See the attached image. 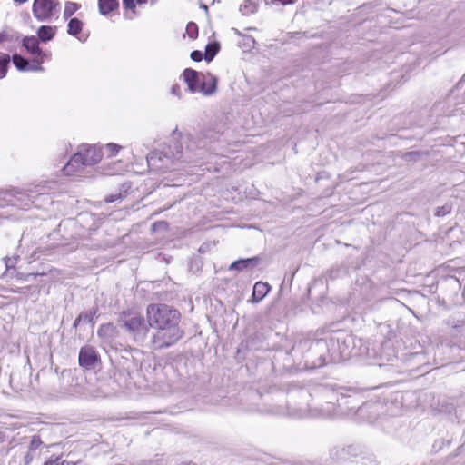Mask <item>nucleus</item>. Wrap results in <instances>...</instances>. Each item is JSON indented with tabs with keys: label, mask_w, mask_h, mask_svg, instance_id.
<instances>
[{
	"label": "nucleus",
	"mask_w": 465,
	"mask_h": 465,
	"mask_svg": "<svg viewBox=\"0 0 465 465\" xmlns=\"http://www.w3.org/2000/svg\"><path fill=\"white\" fill-rule=\"evenodd\" d=\"M147 322L156 331L151 339L153 350L167 349L180 341L184 332L180 327L181 313L165 303L149 304L146 309Z\"/></svg>",
	"instance_id": "f257e3e1"
},
{
	"label": "nucleus",
	"mask_w": 465,
	"mask_h": 465,
	"mask_svg": "<svg viewBox=\"0 0 465 465\" xmlns=\"http://www.w3.org/2000/svg\"><path fill=\"white\" fill-rule=\"evenodd\" d=\"M176 153L173 152H153L146 156L148 166L152 170L155 171H172L177 168V162L190 161L189 156H187L183 150H179L178 146L175 145Z\"/></svg>",
	"instance_id": "f03ea898"
},
{
	"label": "nucleus",
	"mask_w": 465,
	"mask_h": 465,
	"mask_svg": "<svg viewBox=\"0 0 465 465\" xmlns=\"http://www.w3.org/2000/svg\"><path fill=\"white\" fill-rule=\"evenodd\" d=\"M101 149L94 145H82L79 151L74 153L67 164L64 167L66 175H71L82 166L96 164L102 159Z\"/></svg>",
	"instance_id": "7ed1b4c3"
},
{
	"label": "nucleus",
	"mask_w": 465,
	"mask_h": 465,
	"mask_svg": "<svg viewBox=\"0 0 465 465\" xmlns=\"http://www.w3.org/2000/svg\"><path fill=\"white\" fill-rule=\"evenodd\" d=\"M118 324L123 327L137 344H142L149 332V324L144 318L140 315L123 312L118 319Z\"/></svg>",
	"instance_id": "20e7f679"
},
{
	"label": "nucleus",
	"mask_w": 465,
	"mask_h": 465,
	"mask_svg": "<svg viewBox=\"0 0 465 465\" xmlns=\"http://www.w3.org/2000/svg\"><path fill=\"white\" fill-rule=\"evenodd\" d=\"M312 350L314 352L326 353L327 364L344 361V355H346L344 351H340V341L337 333L326 339L313 341Z\"/></svg>",
	"instance_id": "39448f33"
},
{
	"label": "nucleus",
	"mask_w": 465,
	"mask_h": 465,
	"mask_svg": "<svg viewBox=\"0 0 465 465\" xmlns=\"http://www.w3.org/2000/svg\"><path fill=\"white\" fill-rule=\"evenodd\" d=\"M59 9L60 3L57 0H35L33 4V14L42 22L49 21L58 14Z\"/></svg>",
	"instance_id": "423d86ee"
},
{
	"label": "nucleus",
	"mask_w": 465,
	"mask_h": 465,
	"mask_svg": "<svg viewBox=\"0 0 465 465\" xmlns=\"http://www.w3.org/2000/svg\"><path fill=\"white\" fill-rule=\"evenodd\" d=\"M100 357L92 346H84L79 351V365L85 369H92L98 362Z\"/></svg>",
	"instance_id": "0eeeda50"
},
{
	"label": "nucleus",
	"mask_w": 465,
	"mask_h": 465,
	"mask_svg": "<svg viewBox=\"0 0 465 465\" xmlns=\"http://www.w3.org/2000/svg\"><path fill=\"white\" fill-rule=\"evenodd\" d=\"M183 80L191 93H202L201 81L202 73L192 68H186L183 73Z\"/></svg>",
	"instance_id": "6e6552de"
},
{
	"label": "nucleus",
	"mask_w": 465,
	"mask_h": 465,
	"mask_svg": "<svg viewBox=\"0 0 465 465\" xmlns=\"http://www.w3.org/2000/svg\"><path fill=\"white\" fill-rule=\"evenodd\" d=\"M337 336L340 341V351H344L346 353V355H344V361L359 355L358 351H355V338L353 336L342 333H337Z\"/></svg>",
	"instance_id": "1a4fd4ad"
},
{
	"label": "nucleus",
	"mask_w": 465,
	"mask_h": 465,
	"mask_svg": "<svg viewBox=\"0 0 465 465\" xmlns=\"http://www.w3.org/2000/svg\"><path fill=\"white\" fill-rule=\"evenodd\" d=\"M201 88L203 95L209 96L213 94L217 89L218 79L211 74L202 73Z\"/></svg>",
	"instance_id": "9d476101"
},
{
	"label": "nucleus",
	"mask_w": 465,
	"mask_h": 465,
	"mask_svg": "<svg viewBox=\"0 0 465 465\" xmlns=\"http://www.w3.org/2000/svg\"><path fill=\"white\" fill-rule=\"evenodd\" d=\"M306 361H311L312 368L324 366L327 364L326 353L314 352L312 342L306 354Z\"/></svg>",
	"instance_id": "9b49d317"
},
{
	"label": "nucleus",
	"mask_w": 465,
	"mask_h": 465,
	"mask_svg": "<svg viewBox=\"0 0 465 465\" xmlns=\"http://www.w3.org/2000/svg\"><path fill=\"white\" fill-rule=\"evenodd\" d=\"M23 196L24 193L18 189H9L0 191V206L15 204V199L17 196Z\"/></svg>",
	"instance_id": "f8f14e48"
},
{
	"label": "nucleus",
	"mask_w": 465,
	"mask_h": 465,
	"mask_svg": "<svg viewBox=\"0 0 465 465\" xmlns=\"http://www.w3.org/2000/svg\"><path fill=\"white\" fill-rule=\"evenodd\" d=\"M271 287L268 283L258 282L253 286V291L251 298V302L257 303L261 302L266 294L269 292Z\"/></svg>",
	"instance_id": "ddd939ff"
},
{
	"label": "nucleus",
	"mask_w": 465,
	"mask_h": 465,
	"mask_svg": "<svg viewBox=\"0 0 465 465\" xmlns=\"http://www.w3.org/2000/svg\"><path fill=\"white\" fill-rule=\"evenodd\" d=\"M23 46L33 55L43 56L44 53L39 47V40L37 37L25 36L23 39Z\"/></svg>",
	"instance_id": "4468645a"
},
{
	"label": "nucleus",
	"mask_w": 465,
	"mask_h": 465,
	"mask_svg": "<svg viewBox=\"0 0 465 465\" xmlns=\"http://www.w3.org/2000/svg\"><path fill=\"white\" fill-rule=\"evenodd\" d=\"M258 257L240 259L238 261L233 262L230 265L229 270L242 271L244 269L254 268L255 266L258 265Z\"/></svg>",
	"instance_id": "2eb2a0df"
},
{
	"label": "nucleus",
	"mask_w": 465,
	"mask_h": 465,
	"mask_svg": "<svg viewBox=\"0 0 465 465\" xmlns=\"http://www.w3.org/2000/svg\"><path fill=\"white\" fill-rule=\"evenodd\" d=\"M56 27H52L49 25H42L39 27L37 31V37L42 42H47L54 38L55 35Z\"/></svg>",
	"instance_id": "dca6fc26"
},
{
	"label": "nucleus",
	"mask_w": 465,
	"mask_h": 465,
	"mask_svg": "<svg viewBox=\"0 0 465 465\" xmlns=\"http://www.w3.org/2000/svg\"><path fill=\"white\" fill-rule=\"evenodd\" d=\"M119 5L117 0H98L99 12L103 15H106Z\"/></svg>",
	"instance_id": "f3484780"
},
{
	"label": "nucleus",
	"mask_w": 465,
	"mask_h": 465,
	"mask_svg": "<svg viewBox=\"0 0 465 465\" xmlns=\"http://www.w3.org/2000/svg\"><path fill=\"white\" fill-rule=\"evenodd\" d=\"M14 65L18 71L26 72L29 68V61L18 54H15L11 58Z\"/></svg>",
	"instance_id": "a211bd4d"
},
{
	"label": "nucleus",
	"mask_w": 465,
	"mask_h": 465,
	"mask_svg": "<svg viewBox=\"0 0 465 465\" xmlns=\"http://www.w3.org/2000/svg\"><path fill=\"white\" fill-rule=\"evenodd\" d=\"M116 332V328L114 326L113 323H104L102 324L98 331L97 334L100 338H109L114 336Z\"/></svg>",
	"instance_id": "6ab92c4d"
},
{
	"label": "nucleus",
	"mask_w": 465,
	"mask_h": 465,
	"mask_svg": "<svg viewBox=\"0 0 465 465\" xmlns=\"http://www.w3.org/2000/svg\"><path fill=\"white\" fill-rule=\"evenodd\" d=\"M83 28V22L74 17L71 18L68 25H67V33L71 35L76 36Z\"/></svg>",
	"instance_id": "aec40b11"
},
{
	"label": "nucleus",
	"mask_w": 465,
	"mask_h": 465,
	"mask_svg": "<svg viewBox=\"0 0 465 465\" xmlns=\"http://www.w3.org/2000/svg\"><path fill=\"white\" fill-rule=\"evenodd\" d=\"M220 50L218 43H209L205 47L204 59L207 62H211Z\"/></svg>",
	"instance_id": "412c9836"
},
{
	"label": "nucleus",
	"mask_w": 465,
	"mask_h": 465,
	"mask_svg": "<svg viewBox=\"0 0 465 465\" xmlns=\"http://www.w3.org/2000/svg\"><path fill=\"white\" fill-rule=\"evenodd\" d=\"M331 456L332 459H335L337 460H346L350 459V453L347 452L346 448L340 446L334 447L331 450Z\"/></svg>",
	"instance_id": "4be33fe9"
},
{
	"label": "nucleus",
	"mask_w": 465,
	"mask_h": 465,
	"mask_svg": "<svg viewBox=\"0 0 465 465\" xmlns=\"http://www.w3.org/2000/svg\"><path fill=\"white\" fill-rule=\"evenodd\" d=\"M11 57L7 54H0V79L6 76L9 68Z\"/></svg>",
	"instance_id": "5701e85b"
},
{
	"label": "nucleus",
	"mask_w": 465,
	"mask_h": 465,
	"mask_svg": "<svg viewBox=\"0 0 465 465\" xmlns=\"http://www.w3.org/2000/svg\"><path fill=\"white\" fill-rule=\"evenodd\" d=\"M257 10V2L255 0H246L243 5L240 6V12L243 15H249L255 13Z\"/></svg>",
	"instance_id": "b1692460"
},
{
	"label": "nucleus",
	"mask_w": 465,
	"mask_h": 465,
	"mask_svg": "<svg viewBox=\"0 0 465 465\" xmlns=\"http://www.w3.org/2000/svg\"><path fill=\"white\" fill-rule=\"evenodd\" d=\"M128 189H129V186H127L126 184H123L122 188H120L117 193H112V194L106 196L104 198V201L106 203H114L119 199H122L124 196L123 193H126Z\"/></svg>",
	"instance_id": "393cba45"
},
{
	"label": "nucleus",
	"mask_w": 465,
	"mask_h": 465,
	"mask_svg": "<svg viewBox=\"0 0 465 465\" xmlns=\"http://www.w3.org/2000/svg\"><path fill=\"white\" fill-rule=\"evenodd\" d=\"M96 313H97V308H92L88 312H81L78 316L80 317V319L82 321L89 322L94 326V317L96 315Z\"/></svg>",
	"instance_id": "a878e982"
},
{
	"label": "nucleus",
	"mask_w": 465,
	"mask_h": 465,
	"mask_svg": "<svg viewBox=\"0 0 465 465\" xmlns=\"http://www.w3.org/2000/svg\"><path fill=\"white\" fill-rule=\"evenodd\" d=\"M80 8V5L74 2H66L64 10V17L69 18L72 16L78 9Z\"/></svg>",
	"instance_id": "bb28decb"
},
{
	"label": "nucleus",
	"mask_w": 465,
	"mask_h": 465,
	"mask_svg": "<svg viewBox=\"0 0 465 465\" xmlns=\"http://www.w3.org/2000/svg\"><path fill=\"white\" fill-rule=\"evenodd\" d=\"M378 408H379L378 404L372 403V402H367V403H364L362 406L359 407L357 409V412L360 415H362L367 411L375 412Z\"/></svg>",
	"instance_id": "cd10ccee"
},
{
	"label": "nucleus",
	"mask_w": 465,
	"mask_h": 465,
	"mask_svg": "<svg viewBox=\"0 0 465 465\" xmlns=\"http://www.w3.org/2000/svg\"><path fill=\"white\" fill-rule=\"evenodd\" d=\"M42 444H43V441H42L40 436L34 435L31 438L30 444L28 446V450L30 451L35 452L37 449H39L42 446Z\"/></svg>",
	"instance_id": "c85d7f7f"
},
{
	"label": "nucleus",
	"mask_w": 465,
	"mask_h": 465,
	"mask_svg": "<svg viewBox=\"0 0 465 465\" xmlns=\"http://www.w3.org/2000/svg\"><path fill=\"white\" fill-rule=\"evenodd\" d=\"M399 5H402L406 11L412 10L416 7L418 0H395Z\"/></svg>",
	"instance_id": "c756f323"
},
{
	"label": "nucleus",
	"mask_w": 465,
	"mask_h": 465,
	"mask_svg": "<svg viewBox=\"0 0 465 465\" xmlns=\"http://www.w3.org/2000/svg\"><path fill=\"white\" fill-rule=\"evenodd\" d=\"M43 60L34 59L32 62H29L28 71L32 72H41L44 70L42 67Z\"/></svg>",
	"instance_id": "7c9ffc66"
},
{
	"label": "nucleus",
	"mask_w": 465,
	"mask_h": 465,
	"mask_svg": "<svg viewBox=\"0 0 465 465\" xmlns=\"http://www.w3.org/2000/svg\"><path fill=\"white\" fill-rule=\"evenodd\" d=\"M346 450H347V452L350 453V458L357 457L359 454H361L362 452L361 447L360 445H354V444L348 445L346 447Z\"/></svg>",
	"instance_id": "2f4dec72"
},
{
	"label": "nucleus",
	"mask_w": 465,
	"mask_h": 465,
	"mask_svg": "<svg viewBox=\"0 0 465 465\" xmlns=\"http://www.w3.org/2000/svg\"><path fill=\"white\" fill-rule=\"evenodd\" d=\"M121 146L115 143H108L106 144V149L109 153V156H114L118 151L120 150Z\"/></svg>",
	"instance_id": "473e14b6"
},
{
	"label": "nucleus",
	"mask_w": 465,
	"mask_h": 465,
	"mask_svg": "<svg viewBox=\"0 0 465 465\" xmlns=\"http://www.w3.org/2000/svg\"><path fill=\"white\" fill-rule=\"evenodd\" d=\"M190 57L194 62H201L203 60V54L199 50H194L191 53Z\"/></svg>",
	"instance_id": "72a5a7b5"
},
{
	"label": "nucleus",
	"mask_w": 465,
	"mask_h": 465,
	"mask_svg": "<svg viewBox=\"0 0 465 465\" xmlns=\"http://www.w3.org/2000/svg\"><path fill=\"white\" fill-rule=\"evenodd\" d=\"M450 212V208L448 205L439 207L435 213L437 216H444Z\"/></svg>",
	"instance_id": "f704fd0d"
},
{
	"label": "nucleus",
	"mask_w": 465,
	"mask_h": 465,
	"mask_svg": "<svg viewBox=\"0 0 465 465\" xmlns=\"http://www.w3.org/2000/svg\"><path fill=\"white\" fill-rule=\"evenodd\" d=\"M266 4H281L282 5L294 3V0H264Z\"/></svg>",
	"instance_id": "c9c22d12"
},
{
	"label": "nucleus",
	"mask_w": 465,
	"mask_h": 465,
	"mask_svg": "<svg viewBox=\"0 0 465 465\" xmlns=\"http://www.w3.org/2000/svg\"><path fill=\"white\" fill-rule=\"evenodd\" d=\"M33 460H34V452L30 451L28 450L27 452L25 453V455L24 456V464L30 465V463L33 461Z\"/></svg>",
	"instance_id": "e433bc0d"
},
{
	"label": "nucleus",
	"mask_w": 465,
	"mask_h": 465,
	"mask_svg": "<svg viewBox=\"0 0 465 465\" xmlns=\"http://www.w3.org/2000/svg\"><path fill=\"white\" fill-rule=\"evenodd\" d=\"M187 31L189 33L190 37L194 38L195 35H193V32L197 33V25L194 23H190L187 25Z\"/></svg>",
	"instance_id": "4c0bfd02"
},
{
	"label": "nucleus",
	"mask_w": 465,
	"mask_h": 465,
	"mask_svg": "<svg viewBox=\"0 0 465 465\" xmlns=\"http://www.w3.org/2000/svg\"><path fill=\"white\" fill-rule=\"evenodd\" d=\"M123 5L126 9L132 10L133 12H134V8H135L134 0H123Z\"/></svg>",
	"instance_id": "58836bf2"
},
{
	"label": "nucleus",
	"mask_w": 465,
	"mask_h": 465,
	"mask_svg": "<svg viewBox=\"0 0 465 465\" xmlns=\"http://www.w3.org/2000/svg\"><path fill=\"white\" fill-rule=\"evenodd\" d=\"M337 401L339 406L341 404L349 405L351 403L350 399L346 398L345 396H341V400L337 399Z\"/></svg>",
	"instance_id": "ea45409f"
},
{
	"label": "nucleus",
	"mask_w": 465,
	"mask_h": 465,
	"mask_svg": "<svg viewBox=\"0 0 465 465\" xmlns=\"http://www.w3.org/2000/svg\"><path fill=\"white\" fill-rule=\"evenodd\" d=\"M172 94L173 95H177V96H180V92H181V89H180V86L175 84L172 87V90H171Z\"/></svg>",
	"instance_id": "a19ab883"
},
{
	"label": "nucleus",
	"mask_w": 465,
	"mask_h": 465,
	"mask_svg": "<svg viewBox=\"0 0 465 465\" xmlns=\"http://www.w3.org/2000/svg\"><path fill=\"white\" fill-rule=\"evenodd\" d=\"M162 225H166V223H165V222H157V223H154L152 225V229H153V231H155L157 226H162Z\"/></svg>",
	"instance_id": "79ce46f5"
},
{
	"label": "nucleus",
	"mask_w": 465,
	"mask_h": 465,
	"mask_svg": "<svg viewBox=\"0 0 465 465\" xmlns=\"http://www.w3.org/2000/svg\"><path fill=\"white\" fill-rule=\"evenodd\" d=\"M7 40V35L5 33H0V43Z\"/></svg>",
	"instance_id": "37998d69"
},
{
	"label": "nucleus",
	"mask_w": 465,
	"mask_h": 465,
	"mask_svg": "<svg viewBox=\"0 0 465 465\" xmlns=\"http://www.w3.org/2000/svg\"><path fill=\"white\" fill-rule=\"evenodd\" d=\"M82 322V320H81V319H80V317L78 316V317L74 320L73 326H74V328H76V327L80 324V322Z\"/></svg>",
	"instance_id": "c03bdc74"
},
{
	"label": "nucleus",
	"mask_w": 465,
	"mask_h": 465,
	"mask_svg": "<svg viewBox=\"0 0 465 465\" xmlns=\"http://www.w3.org/2000/svg\"><path fill=\"white\" fill-rule=\"evenodd\" d=\"M5 441V435L3 432H0V443H3Z\"/></svg>",
	"instance_id": "a18cd8bd"
},
{
	"label": "nucleus",
	"mask_w": 465,
	"mask_h": 465,
	"mask_svg": "<svg viewBox=\"0 0 465 465\" xmlns=\"http://www.w3.org/2000/svg\"><path fill=\"white\" fill-rule=\"evenodd\" d=\"M44 465H54V461L53 460H47L45 462Z\"/></svg>",
	"instance_id": "49530a36"
},
{
	"label": "nucleus",
	"mask_w": 465,
	"mask_h": 465,
	"mask_svg": "<svg viewBox=\"0 0 465 465\" xmlns=\"http://www.w3.org/2000/svg\"><path fill=\"white\" fill-rule=\"evenodd\" d=\"M202 7H203V9H204L205 11H207V10H208L207 5H202Z\"/></svg>",
	"instance_id": "de8ad7c7"
},
{
	"label": "nucleus",
	"mask_w": 465,
	"mask_h": 465,
	"mask_svg": "<svg viewBox=\"0 0 465 465\" xmlns=\"http://www.w3.org/2000/svg\"><path fill=\"white\" fill-rule=\"evenodd\" d=\"M375 419H376V418H373V419H372V418H370V419H369V421H370V422H372Z\"/></svg>",
	"instance_id": "09e8293b"
}]
</instances>
